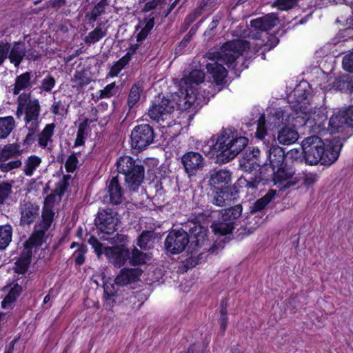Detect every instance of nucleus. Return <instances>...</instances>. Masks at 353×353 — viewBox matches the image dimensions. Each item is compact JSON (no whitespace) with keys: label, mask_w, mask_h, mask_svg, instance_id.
Wrapping results in <instances>:
<instances>
[{"label":"nucleus","mask_w":353,"mask_h":353,"mask_svg":"<svg viewBox=\"0 0 353 353\" xmlns=\"http://www.w3.org/2000/svg\"><path fill=\"white\" fill-rule=\"evenodd\" d=\"M249 48L248 41L235 39L225 42L219 49H210L205 54V57L213 61L206 65V69L217 85L222 84L228 74L223 65L225 64L229 68L236 70V59Z\"/></svg>","instance_id":"f257e3e1"},{"label":"nucleus","mask_w":353,"mask_h":353,"mask_svg":"<svg viewBox=\"0 0 353 353\" xmlns=\"http://www.w3.org/2000/svg\"><path fill=\"white\" fill-rule=\"evenodd\" d=\"M342 147L343 141L339 137L324 141L314 135L305 138L301 142L304 159L310 165H332L339 159Z\"/></svg>","instance_id":"f03ea898"},{"label":"nucleus","mask_w":353,"mask_h":353,"mask_svg":"<svg viewBox=\"0 0 353 353\" xmlns=\"http://www.w3.org/2000/svg\"><path fill=\"white\" fill-rule=\"evenodd\" d=\"M312 97L310 88L306 82H301L298 85L289 97L290 99L293 98L296 103L292 106L294 112V114L292 115L294 126H307L310 128L317 124L315 117L312 118L313 108H308L306 105L310 104Z\"/></svg>","instance_id":"7ed1b4c3"},{"label":"nucleus","mask_w":353,"mask_h":353,"mask_svg":"<svg viewBox=\"0 0 353 353\" xmlns=\"http://www.w3.org/2000/svg\"><path fill=\"white\" fill-rule=\"evenodd\" d=\"M184 230L188 235L190 241V251L192 252L200 248L210 253L217 252L224 248L225 237L223 239L216 241L212 245H209L208 228L203 226L196 219H189L183 224Z\"/></svg>","instance_id":"20e7f679"},{"label":"nucleus","mask_w":353,"mask_h":353,"mask_svg":"<svg viewBox=\"0 0 353 353\" xmlns=\"http://www.w3.org/2000/svg\"><path fill=\"white\" fill-rule=\"evenodd\" d=\"M242 210L241 205L238 204L219 211H212L209 216L211 218L217 217V219L213 221L210 225L212 231L215 235L222 237L232 234L236 219L242 214Z\"/></svg>","instance_id":"39448f33"},{"label":"nucleus","mask_w":353,"mask_h":353,"mask_svg":"<svg viewBox=\"0 0 353 353\" xmlns=\"http://www.w3.org/2000/svg\"><path fill=\"white\" fill-rule=\"evenodd\" d=\"M116 164L119 173L125 176L126 185L131 190H137L144 179L143 165L139 160L134 159L130 156L121 157Z\"/></svg>","instance_id":"423d86ee"},{"label":"nucleus","mask_w":353,"mask_h":353,"mask_svg":"<svg viewBox=\"0 0 353 353\" xmlns=\"http://www.w3.org/2000/svg\"><path fill=\"white\" fill-rule=\"evenodd\" d=\"M176 103L165 97L159 94L152 105L148 110L150 118L157 121L161 128H170L175 124L172 113Z\"/></svg>","instance_id":"0eeeda50"},{"label":"nucleus","mask_w":353,"mask_h":353,"mask_svg":"<svg viewBox=\"0 0 353 353\" xmlns=\"http://www.w3.org/2000/svg\"><path fill=\"white\" fill-rule=\"evenodd\" d=\"M90 245H92L97 257H100L104 253L109 261L115 267H121L129 259V250L124 245L113 247L105 246L93 236L90 237Z\"/></svg>","instance_id":"6e6552de"},{"label":"nucleus","mask_w":353,"mask_h":353,"mask_svg":"<svg viewBox=\"0 0 353 353\" xmlns=\"http://www.w3.org/2000/svg\"><path fill=\"white\" fill-rule=\"evenodd\" d=\"M186 232L183 226L170 231L164 241V248L168 253L178 254L185 249L190 250V241Z\"/></svg>","instance_id":"1a4fd4ad"},{"label":"nucleus","mask_w":353,"mask_h":353,"mask_svg":"<svg viewBox=\"0 0 353 353\" xmlns=\"http://www.w3.org/2000/svg\"><path fill=\"white\" fill-rule=\"evenodd\" d=\"M119 222L117 214L110 208L99 209L94 225L102 234L112 235L117 230Z\"/></svg>","instance_id":"9d476101"},{"label":"nucleus","mask_w":353,"mask_h":353,"mask_svg":"<svg viewBox=\"0 0 353 353\" xmlns=\"http://www.w3.org/2000/svg\"><path fill=\"white\" fill-rule=\"evenodd\" d=\"M154 138V130L150 125H139L131 132V145L134 149L141 150L150 145Z\"/></svg>","instance_id":"9b49d317"},{"label":"nucleus","mask_w":353,"mask_h":353,"mask_svg":"<svg viewBox=\"0 0 353 353\" xmlns=\"http://www.w3.org/2000/svg\"><path fill=\"white\" fill-rule=\"evenodd\" d=\"M65 192V186L61 184L60 186H56L52 192L46 197L42 211V218L44 219L46 225L52 224L54 215L52 207L55 203H59L61 200V197Z\"/></svg>","instance_id":"f8f14e48"},{"label":"nucleus","mask_w":353,"mask_h":353,"mask_svg":"<svg viewBox=\"0 0 353 353\" xmlns=\"http://www.w3.org/2000/svg\"><path fill=\"white\" fill-rule=\"evenodd\" d=\"M236 135L237 131L234 130L231 128L223 129L220 135L216 138L213 136L208 141L207 145L210 147V150L219 152V154L222 155L227 152L228 142L232 141V139H234Z\"/></svg>","instance_id":"ddd939ff"},{"label":"nucleus","mask_w":353,"mask_h":353,"mask_svg":"<svg viewBox=\"0 0 353 353\" xmlns=\"http://www.w3.org/2000/svg\"><path fill=\"white\" fill-rule=\"evenodd\" d=\"M19 210L20 213V225H30L39 216V207L30 201H23L21 202Z\"/></svg>","instance_id":"4468645a"},{"label":"nucleus","mask_w":353,"mask_h":353,"mask_svg":"<svg viewBox=\"0 0 353 353\" xmlns=\"http://www.w3.org/2000/svg\"><path fill=\"white\" fill-rule=\"evenodd\" d=\"M295 174V170L286 162L283 163L281 166H278L276 170H272V181L274 184L281 183L287 181L286 183L281 189H286L292 185L296 184L297 181H288L292 178Z\"/></svg>","instance_id":"2eb2a0df"},{"label":"nucleus","mask_w":353,"mask_h":353,"mask_svg":"<svg viewBox=\"0 0 353 353\" xmlns=\"http://www.w3.org/2000/svg\"><path fill=\"white\" fill-rule=\"evenodd\" d=\"M232 173L225 169L212 170L209 172L208 183L211 188L222 192V188L231 184Z\"/></svg>","instance_id":"dca6fc26"},{"label":"nucleus","mask_w":353,"mask_h":353,"mask_svg":"<svg viewBox=\"0 0 353 353\" xmlns=\"http://www.w3.org/2000/svg\"><path fill=\"white\" fill-rule=\"evenodd\" d=\"M181 163L188 175L192 176L203 167V158L199 152H188L182 156Z\"/></svg>","instance_id":"f3484780"},{"label":"nucleus","mask_w":353,"mask_h":353,"mask_svg":"<svg viewBox=\"0 0 353 353\" xmlns=\"http://www.w3.org/2000/svg\"><path fill=\"white\" fill-rule=\"evenodd\" d=\"M179 105L182 109H189L192 106L199 105L197 99L196 90L193 86H186L180 83L179 92Z\"/></svg>","instance_id":"a211bd4d"},{"label":"nucleus","mask_w":353,"mask_h":353,"mask_svg":"<svg viewBox=\"0 0 353 353\" xmlns=\"http://www.w3.org/2000/svg\"><path fill=\"white\" fill-rule=\"evenodd\" d=\"M279 22V19L277 14L270 13L252 20L250 26L256 31L266 32L276 26Z\"/></svg>","instance_id":"6ab92c4d"},{"label":"nucleus","mask_w":353,"mask_h":353,"mask_svg":"<svg viewBox=\"0 0 353 353\" xmlns=\"http://www.w3.org/2000/svg\"><path fill=\"white\" fill-rule=\"evenodd\" d=\"M142 272L139 268H123L114 279L115 284L119 286H124L134 283L139 279Z\"/></svg>","instance_id":"aec40b11"},{"label":"nucleus","mask_w":353,"mask_h":353,"mask_svg":"<svg viewBox=\"0 0 353 353\" xmlns=\"http://www.w3.org/2000/svg\"><path fill=\"white\" fill-rule=\"evenodd\" d=\"M248 143V139L246 137L236 135L234 139H232V141L228 142L227 152H224L222 156L227 161H230L245 148Z\"/></svg>","instance_id":"412c9836"},{"label":"nucleus","mask_w":353,"mask_h":353,"mask_svg":"<svg viewBox=\"0 0 353 353\" xmlns=\"http://www.w3.org/2000/svg\"><path fill=\"white\" fill-rule=\"evenodd\" d=\"M51 224L46 225L44 222V219L42 218L41 222L36 225L34 227V231L26 241L24 246L25 248H29L32 250V247H37L41 245L43 242L46 232L49 229Z\"/></svg>","instance_id":"4be33fe9"},{"label":"nucleus","mask_w":353,"mask_h":353,"mask_svg":"<svg viewBox=\"0 0 353 353\" xmlns=\"http://www.w3.org/2000/svg\"><path fill=\"white\" fill-rule=\"evenodd\" d=\"M268 165L272 170H276L278 166H281L285 163V153L283 149L279 145H272L266 151ZM265 165H268L266 163Z\"/></svg>","instance_id":"5701e85b"},{"label":"nucleus","mask_w":353,"mask_h":353,"mask_svg":"<svg viewBox=\"0 0 353 353\" xmlns=\"http://www.w3.org/2000/svg\"><path fill=\"white\" fill-rule=\"evenodd\" d=\"M108 190L110 202L112 204L119 205L123 201V191L119 182L118 176L112 177L110 181L108 186Z\"/></svg>","instance_id":"b1692460"},{"label":"nucleus","mask_w":353,"mask_h":353,"mask_svg":"<svg viewBox=\"0 0 353 353\" xmlns=\"http://www.w3.org/2000/svg\"><path fill=\"white\" fill-rule=\"evenodd\" d=\"M8 54L10 61L13 63L15 67H18L26 55L25 43L23 42H14L12 46H10Z\"/></svg>","instance_id":"393cba45"},{"label":"nucleus","mask_w":353,"mask_h":353,"mask_svg":"<svg viewBox=\"0 0 353 353\" xmlns=\"http://www.w3.org/2000/svg\"><path fill=\"white\" fill-rule=\"evenodd\" d=\"M26 98V116L25 119L27 121V124L30 123V121L31 120H38V117L39 115V103L38 100L34 99L31 100L28 95L25 94Z\"/></svg>","instance_id":"a878e982"},{"label":"nucleus","mask_w":353,"mask_h":353,"mask_svg":"<svg viewBox=\"0 0 353 353\" xmlns=\"http://www.w3.org/2000/svg\"><path fill=\"white\" fill-rule=\"evenodd\" d=\"M299 139V134L294 128L285 126L278 132L277 140L283 145H290L295 143Z\"/></svg>","instance_id":"bb28decb"},{"label":"nucleus","mask_w":353,"mask_h":353,"mask_svg":"<svg viewBox=\"0 0 353 353\" xmlns=\"http://www.w3.org/2000/svg\"><path fill=\"white\" fill-rule=\"evenodd\" d=\"M32 250L29 248H24L19 259L16 261L14 268L15 272L24 274L27 272L32 258Z\"/></svg>","instance_id":"cd10ccee"},{"label":"nucleus","mask_w":353,"mask_h":353,"mask_svg":"<svg viewBox=\"0 0 353 353\" xmlns=\"http://www.w3.org/2000/svg\"><path fill=\"white\" fill-rule=\"evenodd\" d=\"M276 190H270L265 195L257 199L250 207V212L251 214L261 212L264 210L270 201L275 197Z\"/></svg>","instance_id":"c85d7f7f"},{"label":"nucleus","mask_w":353,"mask_h":353,"mask_svg":"<svg viewBox=\"0 0 353 353\" xmlns=\"http://www.w3.org/2000/svg\"><path fill=\"white\" fill-rule=\"evenodd\" d=\"M244 183V176H241L232 185L230 184L222 188V192L230 200H236L239 198L241 189L245 188Z\"/></svg>","instance_id":"c756f323"},{"label":"nucleus","mask_w":353,"mask_h":353,"mask_svg":"<svg viewBox=\"0 0 353 353\" xmlns=\"http://www.w3.org/2000/svg\"><path fill=\"white\" fill-rule=\"evenodd\" d=\"M156 234L152 231L143 230L139 236L137 245L143 250L151 249L154 246Z\"/></svg>","instance_id":"7c9ffc66"},{"label":"nucleus","mask_w":353,"mask_h":353,"mask_svg":"<svg viewBox=\"0 0 353 353\" xmlns=\"http://www.w3.org/2000/svg\"><path fill=\"white\" fill-rule=\"evenodd\" d=\"M41 163V159L36 155H32L24 161L23 171L28 176H31L34 170Z\"/></svg>","instance_id":"2f4dec72"},{"label":"nucleus","mask_w":353,"mask_h":353,"mask_svg":"<svg viewBox=\"0 0 353 353\" xmlns=\"http://www.w3.org/2000/svg\"><path fill=\"white\" fill-rule=\"evenodd\" d=\"M205 79V73L201 70H193L189 75L181 80L180 83L186 86H192V84L194 83L198 85L202 83Z\"/></svg>","instance_id":"473e14b6"},{"label":"nucleus","mask_w":353,"mask_h":353,"mask_svg":"<svg viewBox=\"0 0 353 353\" xmlns=\"http://www.w3.org/2000/svg\"><path fill=\"white\" fill-rule=\"evenodd\" d=\"M12 228L10 225L0 226V250H5L12 241Z\"/></svg>","instance_id":"72a5a7b5"},{"label":"nucleus","mask_w":353,"mask_h":353,"mask_svg":"<svg viewBox=\"0 0 353 353\" xmlns=\"http://www.w3.org/2000/svg\"><path fill=\"white\" fill-rule=\"evenodd\" d=\"M15 126L12 117H0V139L9 136Z\"/></svg>","instance_id":"f704fd0d"},{"label":"nucleus","mask_w":353,"mask_h":353,"mask_svg":"<svg viewBox=\"0 0 353 353\" xmlns=\"http://www.w3.org/2000/svg\"><path fill=\"white\" fill-rule=\"evenodd\" d=\"M150 259L151 256L148 254L134 248L132 250L131 256L129 255L128 259L132 265H141L146 263Z\"/></svg>","instance_id":"c9c22d12"},{"label":"nucleus","mask_w":353,"mask_h":353,"mask_svg":"<svg viewBox=\"0 0 353 353\" xmlns=\"http://www.w3.org/2000/svg\"><path fill=\"white\" fill-rule=\"evenodd\" d=\"M22 291V288L16 283L10 289L8 294L6 296L3 301L1 302V305L4 309L9 307V306L15 301L17 298L19 296Z\"/></svg>","instance_id":"e433bc0d"},{"label":"nucleus","mask_w":353,"mask_h":353,"mask_svg":"<svg viewBox=\"0 0 353 353\" xmlns=\"http://www.w3.org/2000/svg\"><path fill=\"white\" fill-rule=\"evenodd\" d=\"M141 92L142 88L139 83H135L131 87L127 101V105L129 110H130L134 105L139 102Z\"/></svg>","instance_id":"4c0bfd02"},{"label":"nucleus","mask_w":353,"mask_h":353,"mask_svg":"<svg viewBox=\"0 0 353 353\" xmlns=\"http://www.w3.org/2000/svg\"><path fill=\"white\" fill-rule=\"evenodd\" d=\"M336 118H339V122L341 125L353 128V105H350L344 110L341 111Z\"/></svg>","instance_id":"58836bf2"},{"label":"nucleus","mask_w":353,"mask_h":353,"mask_svg":"<svg viewBox=\"0 0 353 353\" xmlns=\"http://www.w3.org/2000/svg\"><path fill=\"white\" fill-rule=\"evenodd\" d=\"M239 165L244 172L249 174L260 170V165L253 158L242 157L239 161Z\"/></svg>","instance_id":"ea45409f"},{"label":"nucleus","mask_w":353,"mask_h":353,"mask_svg":"<svg viewBox=\"0 0 353 353\" xmlns=\"http://www.w3.org/2000/svg\"><path fill=\"white\" fill-rule=\"evenodd\" d=\"M18 154H19V145L17 144H8L0 151V161H6Z\"/></svg>","instance_id":"a19ab883"},{"label":"nucleus","mask_w":353,"mask_h":353,"mask_svg":"<svg viewBox=\"0 0 353 353\" xmlns=\"http://www.w3.org/2000/svg\"><path fill=\"white\" fill-rule=\"evenodd\" d=\"M54 124L47 125L39 136V144L41 147H46L49 142H51V137L54 132Z\"/></svg>","instance_id":"79ce46f5"},{"label":"nucleus","mask_w":353,"mask_h":353,"mask_svg":"<svg viewBox=\"0 0 353 353\" xmlns=\"http://www.w3.org/2000/svg\"><path fill=\"white\" fill-rule=\"evenodd\" d=\"M88 119H85L83 121L79 124L74 147H78L85 144V140L88 135Z\"/></svg>","instance_id":"37998d69"},{"label":"nucleus","mask_w":353,"mask_h":353,"mask_svg":"<svg viewBox=\"0 0 353 353\" xmlns=\"http://www.w3.org/2000/svg\"><path fill=\"white\" fill-rule=\"evenodd\" d=\"M30 74L29 72L23 73L17 77L13 90L14 94H18L21 90L28 88L30 85Z\"/></svg>","instance_id":"c03bdc74"},{"label":"nucleus","mask_w":353,"mask_h":353,"mask_svg":"<svg viewBox=\"0 0 353 353\" xmlns=\"http://www.w3.org/2000/svg\"><path fill=\"white\" fill-rule=\"evenodd\" d=\"M115 283H105L103 285L104 299L108 304H111L114 302V297L117 295L118 288Z\"/></svg>","instance_id":"a18cd8bd"},{"label":"nucleus","mask_w":353,"mask_h":353,"mask_svg":"<svg viewBox=\"0 0 353 353\" xmlns=\"http://www.w3.org/2000/svg\"><path fill=\"white\" fill-rule=\"evenodd\" d=\"M268 181L269 179L263 178L261 174L250 178L244 176V185L247 189L255 190L260 184L265 185Z\"/></svg>","instance_id":"49530a36"},{"label":"nucleus","mask_w":353,"mask_h":353,"mask_svg":"<svg viewBox=\"0 0 353 353\" xmlns=\"http://www.w3.org/2000/svg\"><path fill=\"white\" fill-rule=\"evenodd\" d=\"M203 20H200L198 23H196L195 25H194L188 33L183 37L182 41L179 43L178 46L176 48L175 51L176 54L181 53L182 50L187 46L188 43L190 42L191 38L193 37V35L196 33L197 31L199 25L202 23Z\"/></svg>","instance_id":"de8ad7c7"},{"label":"nucleus","mask_w":353,"mask_h":353,"mask_svg":"<svg viewBox=\"0 0 353 353\" xmlns=\"http://www.w3.org/2000/svg\"><path fill=\"white\" fill-rule=\"evenodd\" d=\"M220 327L223 334L225 332L228 325V310H227V299H222L221 301V310H220Z\"/></svg>","instance_id":"09e8293b"},{"label":"nucleus","mask_w":353,"mask_h":353,"mask_svg":"<svg viewBox=\"0 0 353 353\" xmlns=\"http://www.w3.org/2000/svg\"><path fill=\"white\" fill-rule=\"evenodd\" d=\"M73 81L76 86H83L88 82L87 70L79 68L77 70L73 78Z\"/></svg>","instance_id":"8fccbe9b"},{"label":"nucleus","mask_w":353,"mask_h":353,"mask_svg":"<svg viewBox=\"0 0 353 353\" xmlns=\"http://www.w3.org/2000/svg\"><path fill=\"white\" fill-rule=\"evenodd\" d=\"M99 239L103 241H107L110 244L115 245V246H120L119 244L123 245L122 243L127 240V236L118 233L113 236H111V235L102 234Z\"/></svg>","instance_id":"3c124183"},{"label":"nucleus","mask_w":353,"mask_h":353,"mask_svg":"<svg viewBox=\"0 0 353 353\" xmlns=\"http://www.w3.org/2000/svg\"><path fill=\"white\" fill-rule=\"evenodd\" d=\"M154 26V18H150L147 22L145 23L144 27L141 29V30L138 33L137 36V40L138 41H141L146 39L150 30L153 28Z\"/></svg>","instance_id":"603ef678"},{"label":"nucleus","mask_w":353,"mask_h":353,"mask_svg":"<svg viewBox=\"0 0 353 353\" xmlns=\"http://www.w3.org/2000/svg\"><path fill=\"white\" fill-rule=\"evenodd\" d=\"M12 184L8 182H0V205L4 203L12 193Z\"/></svg>","instance_id":"864d4df0"},{"label":"nucleus","mask_w":353,"mask_h":353,"mask_svg":"<svg viewBox=\"0 0 353 353\" xmlns=\"http://www.w3.org/2000/svg\"><path fill=\"white\" fill-rule=\"evenodd\" d=\"M297 0H275L272 6L280 10H288L296 6Z\"/></svg>","instance_id":"5fc2aeb1"},{"label":"nucleus","mask_w":353,"mask_h":353,"mask_svg":"<svg viewBox=\"0 0 353 353\" xmlns=\"http://www.w3.org/2000/svg\"><path fill=\"white\" fill-rule=\"evenodd\" d=\"M129 58L126 57H123L120 59L118 61H117L111 68L109 72V76L110 77H116L118 74L121 71V70L125 67V65L128 63Z\"/></svg>","instance_id":"6e6d98bb"},{"label":"nucleus","mask_w":353,"mask_h":353,"mask_svg":"<svg viewBox=\"0 0 353 353\" xmlns=\"http://www.w3.org/2000/svg\"><path fill=\"white\" fill-rule=\"evenodd\" d=\"M335 87L336 90L350 93V76L343 75L337 79Z\"/></svg>","instance_id":"4d7b16f0"},{"label":"nucleus","mask_w":353,"mask_h":353,"mask_svg":"<svg viewBox=\"0 0 353 353\" xmlns=\"http://www.w3.org/2000/svg\"><path fill=\"white\" fill-rule=\"evenodd\" d=\"M205 3H203V5L196 8L192 13L189 14L185 19V23L186 28L189 27L199 16L201 15L203 12V8L205 6Z\"/></svg>","instance_id":"13d9d810"},{"label":"nucleus","mask_w":353,"mask_h":353,"mask_svg":"<svg viewBox=\"0 0 353 353\" xmlns=\"http://www.w3.org/2000/svg\"><path fill=\"white\" fill-rule=\"evenodd\" d=\"M100 97L109 98L115 95L119 92V88L116 86L115 83H112L106 85L103 90H101Z\"/></svg>","instance_id":"bf43d9fd"},{"label":"nucleus","mask_w":353,"mask_h":353,"mask_svg":"<svg viewBox=\"0 0 353 353\" xmlns=\"http://www.w3.org/2000/svg\"><path fill=\"white\" fill-rule=\"evenodd\" d=\"M21 165L20 160L12 161L9 162L0 161V169L2 172H9L12 169L19 168Z\"/></svg>","instance_id":"052dcab7"},{"label":"nucleus","mask_w":353,"mask_h":353,"mask_svg":"<svg viewBox=\"0 0 353 353\" xmlns=\"http://www.w3.org/2000/svg\"><path fill=\"white\" fill-rule=\"evenodd\" d=\"M78 164V159L75 154H70L65 163V168L68 172H74Z\"/></svg>","instance_id":"680f3d73"},{"label":"nucleus","mask_w":353,"mask_h":353,"mask_svg":"<svg viewBox=\"0 0 353 353\" xmlns=\"http://www.w3.org/2000/svg\"><path fill=\"white\" fill-rule=\"evenodd\" d=\"M342 64L345 70L353 73V52L343 57Z\"/></svg>","instance_id":"e2e57ef3"},{"label":"nucleus","mask_w":353,"mask_h":353,"mask_svg":"<svg viewBox=\"0 0 353 353\" xmlns=\"http://www.w3.org/2000/svg\"><path fill=\"white\" fill-rule=\"evenodd\" d=\"M106 0H101L93 8L91 12V18L95 20L105 10Z\"/></svg>","instance_id":"0e129e2a"},{"label":"nucleus","mask_w":353,"mask_h":353,"mask_svg":"<svg viewBox=\"0 0 353 353\" xmlns=\"http://www.w3.org/2000/svg\"><path fill=\"white\" fill-rule=\"evenodd\" d=\"M55 85V79L52 76H47L41 82V89L46 92H50Z\"/></svg>","instance_id":"69168bd1"},{"label":"nucleus","mask_w":353,"mask_h":353,"mask_svg":"<svg viewBox=\"0 0 353 353\" xmlns=\"http://www.w3.org/2000/svg\"><path fill=\"white\" fill-rule=\"evenodd\" d=\"M105 35V32L101 28H97L90 32V43H95Z\"/></svg>","instance_id":"338daca9"},{"label":"nucleus","mask_w":353,"mask_h":353,"mask_svg":"<svg viewBox=\"0 0 353 353\" xmlns=\"http://www.w3.org/2000/svg\"><path fill=\"white\" fill-rule=\"evenodd\" d=\"M208 345V343L205 344L204 343H194L187 350V351L183 353H203L205 348Z\"/></svg>","instance_id":"774afa93"}]
</instances>
